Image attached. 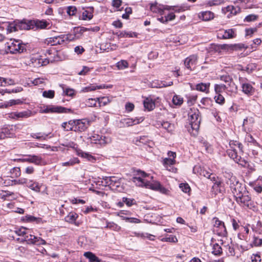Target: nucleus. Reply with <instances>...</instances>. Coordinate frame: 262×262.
<instances>
[{
    "label": "nucleus",
    "mask_w": 262,
    "mask_h": 262,
    "mask_svg": "<svg viewBox=\"0 0 262 262\" xmlns=\"http://www.w3.org/2000/svg\"><path fill=\"white\" fill-rule=\"evenodd\" d=\"M221 80L226 83H227V86L228 87H232L234 85V83L233 81L232 78L230 77L229 75H223L221 77Z\"/></svg>",
    "instance_id": "31"
},
{
    "label": "nucleus",
    "mask_w": 262,
    "mask_h": 262,
    "mask_svg": "<svg viewBox=\"0 0 262 262\" xmlns=\"http://www.w3.org/2000/svg\"><path fill=\"white\" fill-rule=\"evenodd\" d=\"M197 170V172L199 173V174L201 176H203L208 179H212L211 176L212 174L210 172L207 171L206 170L201 168V167H198L196 166H194L193 168V171L195 173V171Z\"/></svg>",
    "instance_id": "23"
},
{
    "label": "nucleus",
    "mask_w": 262,
    "mask_h": 262,
    "mask_svg": "<svg viewBox=\"0 0 262 262\" xmlns=\"http://www.w3.org/2000/svg\"><path fill=\"white\" fill-rule=\"evenodd\" d=\"M236 203L241 206L246 207L250 209L254 210L255 205L249 191L247 190L235 199Z\"/></svg>",
    "instance_id": "3"
},
{
    "label": "nucleus",
    "mask_w": 262,
    "mask_h": 262,
    "mask_svg": "<svg viewBox=\"0 0 262 262\" xmlns=\"http://www.w3.org/2000/svg\"><path fill=\"white\" fill-rule=\"evenodd\" d=\"M75 128L73 131L82 132L84 131L89 125V121L87 119L77 120Z\"/></svg>",
    "instance_id": "15"
},
{
    "label": "nucleus",
    "mask_w": 262,
    "mask_h": 262,
    "mask_svg": "<svg viewBox=\"0 0 262 262\" xmlns=\"http://www.w3.org/2000/svg\"><path fill=\"white\" fill-rule=\"evenodd\" d=\"M229 185L230 190L235 198H237L247 190L246 185L239 182L236 177L231 176L227 182Z\"/></svg>",
    "instance_id": "2"
},
{
    "label": "nucleus",
    "mask_w": 262,
    "mask_h": 262,
    "mask_svg": "<svg viewBox=\"0 0 262 262\" xmlns=\"http://www.w3.org/2000/svg\"><path fill=\"white\" fill-rule=\"evenodd\" d=\"M222 11L225 14L227 12H230V14L235 15L240 12L241 8L238 7H234L233 6H228L227 7L222 8Z\"/></svg>",
    "instance_id": "18"
},
{
    "label": "nucleus",
    "mask_w": 262,
    "mask_h": 262,
    "mask_svg": "<svg viewBox=\"0 0 262 262\" xmlns=\"http://www.w3.org/2000/svg\"><path fill=\"white\" fill-rule=\"evenodd\" d=\"M228 88L227 85L223 84H215L214 85V90L216 94H221V93L228 89Z\"/></svg>",
    "instance_id": "33"
},
{
    "label": "nucleus",
    "mask_w": 262,
    "mask_h": 262,
    "mask_svg": "<svg viewBox=\"0 0 262 262\" xmlns=\"http://www.w3.org/2000/svg\"><path fill=\"white\" fill-rule=\"evenodd\" d=\"M188 115L190 124L192 129L194 130L198 131L200 128L201 120L199 110H191V112L189 113Z\"/></svg>",
    "instance_id": "5"
},
{
    "label": "nucleus",
    "mask_w": 262,
    "mask_h": 262,
    "mask_svg": "<svg viewBox=\"0 0 262 262\" xmlns=\"http://www.w3.org/2000/svg\"><path fill=\"white\" fill-rule=\"evenodd\" d=\"M39 112L41 113H71L70 108H67L60 106L47 105L41 107Z\"/></svg>",
    "instance_id": "6"
},
{
    "label": "nucleus",
    "mask_w": 262,
    "mask_h": 262,
    "mask_svg": "<svg viewBox=\"0 0 262 262\" xmlns=\"http://www.w3.org/2000/svg\"><path fill=\"white\" fill-rule=\"evenodd\" d=\"M78 216L77 213L71 212L65 217V221L69 223L76 224L75 222Z\"/></svg>",
    "instance_id": "24"
},
{
    "label": "nucleus",
    "mask_w": 262,
    "mask_h": 262,
    "mask_svg": "<svg viewBox=\"0 0 262 262\" xmlns=\"http://www.w3.org/2000/svg\"><path fill=\"white\" fill-rule=\"evenodd\" d=\"M94 8L93 7H88L86 9L83 8L80 12L79 18L81 20H90L93 17Z\"/></svg>",
    "instance_id": "12"
},
{
    "label": "nucleus",
    "mask_w": 262,
    "mask_h": 262,
    "mask_svg": "<svg viewBox=\"0 0 262 262\" xmlns=\"http://www.w3.org/2000/svg\"><path fill=\"white\" fill-rule=\"evenodd\" d=\"M212 221L213 224L214 231L219 236H226L228 233L224 223L216 217H213Z\"/></svg>",
    "instance_id": "7"
},
{
    "label": "nucleus",
    "mask_w": 262,
    "mask_h": 262,
    "mask_svg": "<svg viewBox=\"0 0 262 262\" xmlns=\"http://www.w3.org/2000/svg\"><path fill=\"white\" fill-rule=\"evenodd\" d=\"M90 141L91 143L97 144L102 146L110 143L111 139L105 136L96 134L90 137Z\"/></svg>",
    "instance_id": "11"
},
{
    "label": "nucleus",
    "mask_w": 262,
    "mask_h": 262,
    "mask_svg": "<svg viewBox=\"0 0 262 262\" xmlns=\"http://www.w3.org/2000/svg\"><path fill=\"white\" fill-rule=\"evenodd\" d=\"M33 243H31L30 244L36 245H46V242L41 238L40 237H37L35 235L33 237Z\"/></svg>",
    "instance_id": "42"
},
{
    "label": "nucleus",
    "mask_w": 262,
    "mask_h": 262,
    "mask_svg": "<svg viewBox=\"0 0 262 262\" xmlns=\"http://www.w3.org/2000/svg\"><path fill=\"white\" fill-rule=\"evenodd\" d=\"M236 36L235 30L234 29L221 30L217 33V37L221 39H230Z\"/></svg>",
    "instance_id": "13"
},
{
    "label": "nucleus",
    "mask_w": 262,
    "mask_h": 262,
    "mask_svg": "<svg viewBox=\"0 0 262 262\" xmlns=\"http://www.w3.org/2000/svg\"><path fill=\"white\" fill-rule=\"evenodd\" d=\"M18 24H10L7 28V31L8 33H11L18 30Z\"/></svg>",
    "instance_id": "55"
},
{
    "label": "nucleus",
    "mask_w": 262,
    "mask_h": 262,
    "mask_svg": "<svg viewBox=\"0 0 262 262\" xmlns=\"http://www.w3.org/2000/svg\"><path fill=\"white\" fill-rule=\"evenodd\" d=\"M227 154L229 156L234 160L235 162H238L239 160L240 157H239L237 155V151L234 150L233 149H228Z\"/></svg>",
    "instance_id": "35"
},
{
    "label": "nucleus",
    "mask_w": 262,
    "mask_h": 262,
    "mask_svg": "<svg viewBox=\"0 0 262 262\" xmlns=\"http://www.w3.org/2000/svg\"><path fill=\"white\" fill-rule=\"evenodd\" d=\"M49 63L48 58H42L40 55H34L30 57L29 65L34 68H39L46 66Z\"/></svg>",
    "instance_id": "9"
},
{
    "label": "nucleus",
    "mask_w": 262,
    "mask_h": 262,
    "mask_svg": "<svg viewBox=\"0 0 262 262\" xmlns=\"http://www.w3.org/2000/svg\"><path fill=\"white\" fill-rule=\"evenodd\" d=\"M80 162L79 159L77 158L74 157L70 159L68 162H63L61 164L62 166H72L75 164H78Z\"/></svg>",
    "instance_id": "37"
},
{
    "label": "nucleus",
    "mask_w": 262,
    "mask_h": 262,
    "mask_svg": "<svg viewBox=\"0 0 262 262\" xmlns=\"http://www.w3.org/2000/svg\"><path fill=\"white\" fill-rule=\"evenodd\" d=\"M55 92L53 90L45 91L42 93L44 97L48 98H53L54 97Z\"/></svg>",
    "instance_id": "58"
},
{
    "label": "nucleus",
    "mask_w": 262,
    "mask_h": 262,
    "mask_svg": "<svg viewBox=\"0 0 262 262\" xmlns=\"http://www.w3.org/2000/svg\"><path fill=\"white\" fill-rule=\"evenodd\" d=\"M140 122L139 119L126 118L124 119V123L127 126H132L139 123Z\"/></svg>",
    "instance_id": "40"
},
{
    "label": "nucleus",
    "mask_w": 262,
    "mask_h": 262,
    "mask_svg": "<svg viewBox=\"0 0 262 262\" xmlns=\"http://www.w3.org/2000/svg\"><path fill=\"white\" fill-rule=\"evenodd\" d=\"M199 17L204 21H209L214 18V14L210 11H203L199 14Z\"/></svg>",
    "instance_id": "21"
},
{
    "label": "nucleus",
    "mask_w": 262,
    "mask_h": 262,
    "mask_svg": "<svg viewBox=\"0 0 262 262\" xmlns=\"http://www.w3.org/2000/svg\"><path fill=\"white\" fill-rule=\"evenodd\" d=\"M150 9L153 13L159 14L161 15H162L164 14L165 10H173L175 12H180L179 10H177V8L176 6L171 7L162 5L158 3L151 4L150 7Z\"/></svg>",
    "instance_id": "8"
},
{
    "label": "nucleus",
    "mask_w": 262,
    "mask_h": 262,
    "mask_svg": "<svg viewBox=\"0 0 262 262\" xmlns=\"http://www.w3.org/2000/svg\"><path fill=\"white\" fill-rule=\"evenodd\" d=\"M77 12V8L75 6H69L67 12L69 15H74Z\"/></svg>",
    "instance_id": "61"
},
{
    "label": "nucleus",
    "mask_w": 262,
    "mask_h": 262,
    "mask_svg": "<svg viewBox=\"0 0 262 262\" xmlns=\"http://www.w3.org/2000/svg\"><path fill=\"white\" fill-rule=\"evenodd\" d=\"M239 80L242 85V92L247 96L252 95L255 92L254 88L252 85L247 82V79L242 77H239Z\"/></svg>",
    "instance_id": "10"
},
{
    "label": "nucleus",
    "mask_w": 262,
    "mask_h": 262,
    "mask_svg": "<svg viewBox=\"0 0 262 262\" xmlns=\"http://www.w3.org/2000/svg\"><path fill=\"white\" fill-rule=\"evenodd\" d=\"M51 39V38H50ZM68 37L65 35H61L56 36L52 38L53 43L52 45H56L57 44H61L66 39H67Z\"/></svg>",
    "instance_id": "29"
},
{
    "label": "nucleus",
    "mask_w": 262,
    "mask_h": 262,
    "mask_svg": "<svg viewBox=\"0 0 262 262\" xmlns=\"http://www.w3.org/2000/svg\"><path fill=\"white\" fill-rule=\"evenodd\" d=\"M97 99L90 98L85 100V105L89 107H94L96 106Z\"/></svg>",
    "instance_id": "51"
},
{
    "label": "nucleus",
    "mask_w": 262,
    "mask_h": 262,
    "mask_svg": "<svg viewBox=\"0 0 262 262\" xmlns=\"http://www.w3.org/2000/svg\"><path fill=\"white\" fill-rule=\"evenodd\" d=\"M105 228H108L115 231H119L121 229V227L116 223L109 222H106Z\"/></svg>",
    "instance_id": "34"
},
{
    "label": "nucleus",
    "mask_w": 262,
    "mask_h": 262,
    "mask_svg": "<svg viewBox=\"0 0 262 262\" xmlns=\"http://www.w3.org/2000/svg\"><path fill=\"white\" fill-rule=\"evenodd\" d=\"M230 148L229 149H233L234 150H237V149L240 151H242V145L238 142L231 141L229 143Z\"/></svg>",
    "instance_id": "32"
},
{
    "label": "nucleus",
    "mask_w": 262,
    "mask_h": 262,
    "mask_svg": "<svg viewBox=\"0 0 262 262\" xmlns=\"http://www.w3.org/2000/svg\"><path fill=\"white\" fill-rule=\"evenodd\" d=\"M161 85H154L155 88H162L164 87H167L169 86H171L173 84L172 81H169L168 82H167L165 81H160Z\"/></svg>",
    "instance_id": "57"
},
{
    "label": "nucleus",
    "mask_w": 262,
    "mask_h": 262,
    "mask_svg": "<svg viewBox=\"0 0 262 262\" xmlns=\"http://www.w3.org/2000/svg\"><path fill=\"white\" fill-rule=\"evenodd\" d=\"M212 253L215 255H220L222 253V248L218 244L213 245Z\"/></svg>",
    "instance_id": "41"
},
{
    "label": "nucleus",
    "mask_w": 262,
    "mask_h": 262,
    "mask_svg": "<svg viewBox=\"0 0 262 262\" xmlns=\"http://www.w3.org/2000/svg\"><path fill=\"white\" fill-rule=\"evenodd\" d=\"M122 201L123 203H125L128 207L132 206L133 205L135 204L136 202L133 199H129L124 197L122 198Z\"/></svg>",
    "instance_id": "56"
},
{
    "label": "nucleus",
    "mask_w": 262,
    "mask_h": 262,
    "mask_svg": "<svg viewBox=\"0 0 262 262\" xmlns=\"http://www.w3.org/2000/svg\"><path fill=\"white\" fill-rule=\"evenodd\" d=\"M161 241L162 242H168L172 243H176L178 242L177 237L173 235H170L169 237L163 238Z\"/></svg>",
    "instance_id": "60"
},
{
    "label": "nucleus",
    "mask_w": 262,
    "mask_h": 262,
    "mask_svg": "<svg viewBox=\"0 0 262 262\" xmlns=\"http://www.w3.org/2000/svg\"><path fill=\"white\" fill-rule=\"evenodd\" d=\"M77 155L82 157L87 158L89 161H91V162H93L95 160V158L93 156L90 155L87 153H84L82 151H81V150L77 151Z\"/></svg>",
    "instance_id": "48"
},
{
    "label": "nucleus",
    "mask_w": 262,
    "mask_h": 262,
    "mask_svg": "<svg viewBox=\"0 0 262 262\" xmlns=\"http://www.w3.org/2000/svg\"><path fill=\"white\" fill-rule=\"evenodd\" d=\"M49 134L44 133H32L31 136L36 139L46 140Z\"/></svg>",
    "instance_id": "30"
},
{
    "label": "nucleus",
    "mask_w": 262,
    "mask_h": 262,
    "mask_svg": "<svg viewBox=\"0 0 262 262\" xmlns=\"http://www.w3.org/2000/svg\"><path fill=\"white\" fill-rule=\"evenodd\" d=\"M214 100L217 103L223 104L225 103V98L221 94H216L214 96Z\"/></svg>",
    "instance_id": "54"
},
{
    "label": "nucleus",
    "mask_w": 262,
    "mask_h": 262,
    "mask_svg": "<svg viewBox=\"0 0 262 262\" xmlns=\"http://www.w3.org/2000/svg\"><path fill=\"white\" fill-rule=\"evenodd\" d=\"M34 22L26 20L20 21L18 24V27L20 30H30L33 28Z\"/></svg>",
    "instance_id": "20"
},
{
    "label": "nucleus",
    "mask_w": 262,
    "mask_h": 262,
    "mask_svg": "<svg viewBox=\"0 0 262 262\" xmlns=\"http://www.w3.org/2000/svg\"><path fill=\"white\" fill-rule=\"evenodd\" d=\"M225 3L224 0H211L208 1L206 5L207 6H219L224 4Z\"/></svg>",
    "instance_id": "43"
},
{
    "label": "nucleus",
    "mask_w": 262,
    "mask_h": 262,
    "mask_svg": "<svg viewBox=\"0 0 262 262\" xmlns=\"http://www.w3.org/2000/svg\"><path fill=\"white\" fill-rule=\"evenodd\" d=\"M105 186H111L118 187L120 184V179L114 176L103 177Z\"/></svg>",
    "instance_id": "14"
},
{
    "label": "nucleus",
    "mask_w": 262,
    "mask_h": 262,
    "mask_svg": "<svg viewBox=\"0 0 262 262\" xmlns=\"http://www.w3.org/2000/svg\"><path fill=\"white\" fill-rule=\"evenodd\" d=\"M148 177H149V174L143 171L139 170L136 171L135 176L133 177L132 180L137 186L145 187L147 188L157 190L160 187L161 184L159 182H150L146 179Z\"/></svg>",
    "instance_id": "1"
},
{
    "label": "nucleus",
    "mask_w": 262,
    "mask_h": 262,
    "mask_svg": "<svg viewBox=\"0 0 262 262\" xmlns=\"http://www.w3.org/2000/svg\"><path fill=\"white\" fill-rule=\"evenodd\" d=\"M137 34L133 32L121 31L119 33V37H136Z\"/></svg>",
    "instance_id": "38"
},
{
    "label": "nucleus",
    "mask_w": 262,
    "mask_h": 262,
    "mask_svg": "<svg viewBox=\"0 0 262 262\" xmlns=\"http://www.w3.org/2000/svg\"><path fill=\"white\" fill-rule=\"evenodd\" d=\"M116 66L119 70H123L128 68V63L126 60H121L117 63Z\"/></svg>",
    "instance_id": "46"
},
{
    "label": "nucleus",
    "mask_w": 262,
    "mask_h": 262,
    "mask_svg": "<svg viewBox=\"0 0 262 262\" xmlns=\"http://www.w3.org/2000/svg\"><path fill=\"white\" fill-rule=\"evenodd\" d=\"M187 103L189 105H191L195 102L197 96L195 95H191L187 96Z\"/></svg>",
    "instance_id": "62"
},
{
    "label": "nucleus",
    "mask_w": 262,
    "mask_h": 262,
    "mask_svg": "<svg viewBox=\"0 0 262 262\" xmlns=\"http://www.w3.org/2000/svg\"><path fill=\"white\" fill-rule=\"evenodd\" d=\"M31 113L30 111H24L16 112L17 119L19 118H26L31 116Z\"/></svg>",
    "instance_id": "47"
},
{
    "label": "nucleus",
    "mask_w": 262,
    "mask_h": 262,
    "mask_svg": "<svg viewBox=\"0 0 262 262\" xmlns=\"http://www.w3.org/2000/svg\"><path fill=\"white\" fill-rule=\"evenodd\" d=\"M180 188L185 193L189 192L190 190V187L187 183H181L180 184Z\"/></svg>",
    "instance_id": "59"
},
{
    "label": "nucleus",
    "mask_w": 262,
    "mask_h": 262,
    "mask_svg": "<svg viewBox=\"0 0 262 262\" xmlns=\"http://www.w3.org/2000/svg\"><path fill=\"white\" fill-rule=\"evenodd\" d=\"M210 83H200L196 85V90L201 92L208 93L210 86Z\"/></svg>",
    "instance_id": "26"
},
{
    "label": "nucleus",
    "mask_w": 262,
    "mask_h": 262,
    "mask_svg": "<svg viewBox=\"0 0 262 262\" xmlns=\"http://www.w3.org/2000/svg\"><path fill=\"white\" fill-rule=\"evenodd\" d=\"M197 60V56L191 55L185 59L184 61L185 66L188 70H191V67L196 64Z\"/></svg>",
    "instance_id": "17"
},
{
    "label": "nucleus",
    "mask_w": 262,
    "mask_h": 262,
    "mask_svg": "<svg viewBox=\"0 0 262 262\" xmlns=\"http://www.w3.org/2000/svg\"><path fill=\"white\" fill-rule=\"evenodd\" d=\"M6 52L11 54L21 53L26 50L25 45L21 43L19 40H11L10 43H7Z\"/></svg>",
    "instance_id": "4"
},
{
    "label": "nucleus",
    "mask_w": 262,
    "mask_h": 262,
    "mask_svg": "<svg viewBox=\"0 0 262 262\" xmlns=\"http://www.w3.org/2000/svg\"><path fill=\"white\" fill-rule=\"evenodd\" d=\"M138 142L144 145H147L150 147H151L152 145L154 144L153 142L149 139H147L146 137L145 136L141 137H140L139 139H137L136 140V144L138 145H141L140 144L137 143Z\"/></svg>",
    "instance_id": "27"
},
{
    "label": "nucleus",
    "mask_w": 262,
    "mask_h": 262,
    "mask_svg": "<svg viewBox=\"0 0 262 262\" xmlns=\"http://www.w3.org/2000/svg\"><path fill=\"white\" fill-rule=\"evenodd\" d=\"M97 100L99 102L100 106H105L110 103L112 101V98H110L108 97H102L100 98H97Z\"/></svg>",
    "instance_id": "36"
},
{
    "label": "nucleus",
    "mask_w": 262,
    "mask_h": 262,
    "mask_svg": "<svg viewBox=\"0 0 262 262\" xmlns=\"http://www.w3.org/2000/svg\"><path fill=\"white\" fill-rule=\"evenodd\" d=\"M37 28L40 29H45L47 28L49 24L45 20H37L33 21Z\"/></svg>",
    "instance_id": "49"
},
{
    "label": "nucleus",
    "mask_w": 262,
    "mask_h": 262,
    "mask_svg": "<svg viewBox=\"0 0 262 262\" xmlns=\"http://www.w3.org/2000/svg\"><path fill=\"white\" fill-rule=\"evenodd\" d=\"M176 163V160L174 159L170 158H166L163 160V164L165 167H167L168 165H174Z\"/></svg>",
    "instance_id": "52"
},
{
    "label": "nucleus",
    "mask_w": 262,
    "mask_h": 262,
    "mask_svg": "<svg viewBox=\"0 0 262 262\" xmlns=\"http://www.w3.org/2000/svg\"><path fill=\"white\" fill-rule=\"evenodd\" d=\"M161 126L163 128L167 130L168 132H172L174 128L173 124L169 123L168 121H165L161 123Z\"/></svg>",
    "instance_id": "44"
},
{
    "label": "nucleus",
    "mask_w": 262,
    "mask_h": 262,
    "mask_svg": "<svg viewBox=\"0 0 262 262\" xmlns=\"http://www.w3.org/2000/svg\"><path fill=\"white\" fill-rule=\"evenodd\" d=\"M42 184H39L38 182L34 181L32 180H29L27 183V187L31 189L36 192H39Z\"/></svg>",
    "instance_id": "19"
},
{
    "label": "nucleus",
    "mask_w": 262,
    "mask_h": 262,
    "mask_svg": "<svg viewBox=\"0 0 262 262\" xmlns=\"http://www.w3.org/2000/svg\"><path fill=\"white\" fill-rule=\"evenodd\" d=\"M31 163L36 165H45L46 162L40 156L31 155Z\"/></svg>",
    "instance_id": "22"
},
{
    "label": "nucleus",
    "mask_w": 262,
    "mask_h": 262,
    "mask_svg": "<svg viewBox=\"0 0 262 262\" xmlns=\"http://www.w3.org/2000/svg\"><path fill=\"white\" fill-rule=\"evenodd\" d=\"M172 102L175 105H180L183 102V99L180 96L176 95L172 98Z\"/></svg>",
    "instance_id": "50"
},
{
    "label": "nucleus",
    "mask_w": 262,
    "mask_h": 262,
    "mask_svg": "<svg viewBox=\"0 0 262 262\" xmlns=\"http://www.w3.org/2000/svg\"><path fill=\"white\" fill-rule=\"evenodd\" d=\"M144 107L148 111L154 110L155 107V103L152 99L146 98L143 102Z\"/></svg>",
    "instance_id": "25"
},
{
    "label": "nucleus",
    "mask_w": 262,
    "mask_h": 262,
    "mask_svg": "<svg viewBox=\"0 0 262 262\" xmlns=\"http://www.w3.org/2000/svg\"><path fill=\"white\" fill-rule=\"evenodd\" d=\"M257 17L258 16L255 14H250L245 18L244 21L246 22L254 21L257 18Z\"/></svg>",
    "instance_id": "63"
},
{
    "label": "nucleus",
    "mask_w": 262,
    "mask_h": 262,
    "mask_svg": "<svg viewBox=\"0 0 262 262\" xmlns=\"http://www.w3.org/2000/svg\"><path fill=\"white\" fill-rule=\"evenodd\" d=\"M83 255L89 259L90 262H100V259L92 252H84Z\"/></svg>",
    "instance_id": "28"
},
{
    "label": "nucleus",
    "mask_w": 262,
    "mask_h": 262,
    "mask_svg": "<svg viewBox=\"0 0 262 262\" xmlns=\"http://www.w3.org/2000/svg\"><path fill=\"white\" fill-rule=\"evenodd\" d=\"M252 262H261V258L258 254H253L251 256Z\"/></svg>",
    "instance_id": "64"
},
{
    "label": "nucleus",
    "mask_w": 262,
    "mask_h": 262,
    "mask_svg": "<svg viewBox=\"0 0 262 262\" xmlns=\"http://www.w3.org/2000/svg\"><path fill=\"white\" fill-rule=\"evenodd\" d=\"M33 236V235L29 234V232H28V234L25 235L24 238L21 239V242H26L27 244H30L31 243H33L32 240Z\"/></svg>",
    "instance_id": "53"
},
{
    "label": "nucleus",
    "mask_w": 262,
    "mask_h": 262,
    "mask_svg": "<svg viewBox=\"0 0 262 262\" xmlns=\"http://www.w3.org/2000/svg\"><path fill=\"white\" fill-rule=\"evenodd\" d=\"M12 232H14L17 235L24 237L27 234H28L27 229L23 227L21 228L16 229L14 231H12Z\"/></svg>",
    "instance_id": "39"
},
{
    "label": "nucleus",
    "mask_w": 262,
    "mask_h": 262,
    "mask_svg": "<svg viewBox=\"0 0 262 262\" xmlns=\"http://www.w3.org/2000/svg\"><path fill=\"white\" fill-rule=\"evenodd\" d=\"M23 103V101L20 99H12L9 100V101L6 102L5 103V107L7 108L8 106H13L14 105L20 104Z\"/></svg>",
    "instance_id": "45"
},
{
    "label": "nucleus",
    "mask_w": 262,
    "mask_h": 262,
    "mask_svg": "<svg viewBox=\"0 0 262 262\" xmlns=\"http://www.w3.org/2000/svg\"><path fill=\"white\" fill-rule=\"evenodd\" d=\"M14 134L13 132L12 126H9L3 127L0 129V139H4L5 138L12 137Z\"/></svg>",
    "instance_id": "16"
}]
</instances>
